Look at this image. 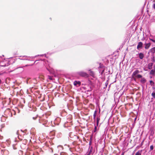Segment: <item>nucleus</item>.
<instances>
[{
    "mask_svg": "<svg viewBox=\"0 0 155 155\" xmlns=\"http://www.w3.org/2000/svg\"><path fill=\"white\" fill-rule=\"evenodd\" d=\"M144 54L142 53H140L139 54V57L141 59H142L144 58Z\"/></svg>",
    "mask_w": 155,
    "mask_h": 155,
    "instance_id": "423d86ee",
    "label": "nucleus"
},
{
    "mask_svg": "<svg viewBox=\"0 0 155 155\" xmlns=\"http://www.w3.org/2000/svg\"><path fill=\"white\" fill-rule=\"evenodd\" d=\"M153 145H151L150 147V150H152L153 149Z\"/></svg>",
    "mask_w": 155,
    "mask_h": 155,
    "instance_id": "dca6fc26",
    "label": "nucleus"
},
{
    "mask_svg": "<svg viewBox=\"0 0 155 155\" xmlns=\"http://www.w3.org/2000/svg\"><path fill=\"white\" fill-rule=\"evenodd\" d=\"M81 84V83L79 81H75L74 82V85L76 86H79Z\"/></svg>",
    "mask_w": 155,
    "mask_h": 155,
    "instance_id": "39448f33",
    "label": "nucleus"
},
{
    "mask_svg": "<svg viewBox=\"0 0 155 155\" xmlns=\"http://www.w3.org/2000/svg\"><path fill=\"white\" fill-rule=\"evenodd\" d=\"M150 37H153V36H152V35H150Z\"/></svg>",
    "mask_w": 155,
    "mask_h": 155,
    "instance_id": "5701e85b",
    "label": "nucleus"
},
{
    "mask_svg": "<svg viewBox=\"0 0 155 155\" xmlns=\"http://www.w3.org/2000/svg\"><path fill=\"white\" fill-rule=\"evenodd\" d=\"M146 81V79L144 78H142L141 80V82L143 83H145Z\"/></svg>",
    "mask_w": 155,
    "mask_h": 155,
    "instance_id": "9b49d317",
    "label": "nucleus"
},
{
    "mask_svg": "<svg viewBox=\"0 0 155 155\" xmlns=\"http://www.w3.org/2000/svg\"><path fill=\"white\" fill-rule=\"evenodd\" d=\"M155 74V68L151 70L150 74L151 75H153Z\"/></svg>",
    "mask_w": 155,
    "mask_h": 155,
    "instance_id": "1a4fd4ad",
    "label": "nucleus"
},
{
    "mask_svg": "<svg viewBox=\"0 0 155 155\" xmlns=\"http://www.w3.org/2000/svg\"><path fill=\"white\" fill-rule=\"evenodd\" d=\"M141 152L142 151H139L137 152L135 155H141Z\"/></svg>",
    "mask_w": 155,
    "mask_h": 155,
    "instance_id": "f8f14e48",
    "label": "nucleus"
},
{
    "mask_svg": "<svg viewBox=\"0 0 155 155\" xmlns=\"http://www.w3.org/2000/svg\"><path fill=\"white\" fill-rule=\"evenodd\" d=\"M142 77V75L140 74H138L136 76V77L137 78H141Z\"/></svg>",
    "mask_w": 155,
    "mask_h": 155,
    "instance_id": "2eb2a0df",
    "label": "nucleus"
},
{
    "mask_svg": "<svg viewBox=\"0 0 155 155\" xmlns=\"http://www.w3.org/2000/svg\"><path fill=\"white\" fill-rule=\"evenodd\" d=\"M96 111H95V113H94V118H95V117H96Z\"/></svg>",
    "mask_w": 155,
    "mask_h": 155,
    "instance_id": "f3484780",
    "label": "nucleus"
},
{
    "mask_svg": "<svg viewBox=\"0 0 155 155\" xmlns=\"http://www.w3.org/2000/svg\"><path fill=\"white\" fill-rule=\"evenodd\" d=\"M153 65V63H149L148 65V67H147L149 69H151L152 68Z\"/></svg>",
    "mask_w": 155,
    "mask_h": 155,
    "instance_id": "0eeeda50",
    "label": "nucleus"
},
{
    "mask_svg": "<svg viewBox=\"0 0 155 155\" xmlns=\"http://www.w3.org/2000/svg\"><path fill=\"white\" fill-rule=\"evenodd\" d=\"M98 120H97V123L98 124Z\"/></svg>",
    "mask_w": 155,
    "mask_h": 155,
    "instance_id": "393cba45",
    "label": "nucleus"
},
{
    "mask_svg": "<svg viewBox=\"0 0 155 155\" xmlns=\"http://www.w3.org/2000/svg\"><path fill=\"white\" fill-rule=\"evenodd\" d=\"M151 95L153 97V98H152L151 99H153L155 97V92H153L151 94Z\"/></svg>",
    "mask_w": 155,
    "mask_h": 155,
    "instance_id": "4468645a",
    "label": "nucleus"
},
{
    "mask_svg": "<svg viewBox=\"0 0 155 155\" xmlns=\"http://www.w3.org/2000/svg\"><path fill=\"white\" fill-rule=\"evenodd\" d=\"M90 154L89 153V154H88L87 155H89Z\"/></svg>",
    "mask_w": 155,
    "mask_h": 155,
    "instance_id": "a878e982",
    "label": "nucleus"
},
{
    "mask_svg": "<svg viewBox=\"0 0 155 155\" xmlns=\"http://www.w3.org/2000/svg\"><path fill=\"white\" fill-rule=\"evenodd\" d=\"M151 43L149 42L148 43H145L144 44L145 47L144 48L146 49H149L151 45Z\"/></svg>",
    "mask_w": 155,
    "mask_h": 155,
    "instance_id": "20e7f679",
    "label": "nucleus"
},
{
    "mask_svg": "<svg viewBox=\"0 0 155 155\" xmlns=\"http://www.w3.org/2000/svg\"><path fill=\"white\" fill-rule=\"evenodd\" d=\"M78 74L82 77H87L88 76V74L82 71L78 72Z\"/></svg>",
    "mask_w": 155,
    "mask_h": 155,
    "instance_id": "f03ea898",
    "label": "nucleus"
},
{
    "mask_svg": "<svg viewBox=\"0 0 155 155\" xmlns=\"http://www.w3.org/2000/svg\"><path fill=\"white\" fill-rule=\"evenodd\" d=\"M37 56H35L34 57H28L27 56H24L22 57L20 56V58H18V59H20V60H29L28 59V58H34L35 57H36Z\"/></svg>",
    "mask_w": 155,
    "mask_h": 155,
    "instance_id": "f257e3e1",
    "label": "nucleus"
},
{
    "mask_svg": "<svg viewBox=\"0 0 155 155\" xmlns=\"http://www.w3.org/2000/svg\"><path fill=\"white\" fill-rule=\"evenodd\" d=\"M1 79H0V84H1Z\"/></svg>",
    "mask_w": 155,
    "mask_h": 155,
    "instance_id": "b1692460",
    "label": "nucleus"
},
{
    "mask_svg": "<svg viewBox=\"0 0 155 155\" xmlns=\"http://www.w3.org/2000/svg\"><path fill=\"white\" fill-rule=\"evenodd\" d=\"M94 129H95V131L96 130V129H97V127L96 126H95Z\"/></svg>",
    "mask_w": 155,
    "mask_h": 155,
    "instance_id": "aec40b11",
    "label": "nucleus"
},
{
    "mask_svg": "<svg viewBox=\"0 0 155 155\" xmlns=\"http://www.w3.org/2000/svg\"><path fill=\"white\" fill-rule=\"evenodd\" d=\"M150 82L151 84H154V82H153V81H150Z\"/></svg>",
    "mask_w": 155,
    "mask_h": 155,
    "instance_id": "a211bd4d",
    "label": "nucleus"
},
{
    "mask_svg": "<svg viewBox=\"0 0 155 155\" xmlns=\"http://www.w3.org/2000/svg\"><path fill=\"white\" fill-rule=\"evenodd\" d=\"M40 56H45V57H46V55H45V54H42V55H41Z\"/></svg>",
    "mask_w": 155,
    "mask_h": 155,
    "instance_id": "6ab92c4d",
    "label": "nucleus"
},
{
    "mask_svg": "<svg viewBox=\"0 0 155 155\" xmlns=\"http://www.w3.org/2000/svg\"><path fill=\"white\" fill-rule=\"evenodd\" d=\"M152 53H154L155 52V47L153 48L150 49Z\"/></svg>",
    "mask_w": 155,
    "mask_h": 155,
    "instance_id": "ddd939ff",
    "label": "nucleus"
},
{
    "mask_svg": "<svg viewBox=\"0 0 155 155\" xmlns=\"http://www.w3.org/2000/svg\"><path fill=\"white\" fill-rule=\"evenodd\" d=\"M89 74H90V75L93 77H94V73L93 72V71H91V70H89Z\"/></svg>",
    "mask_w": 155,
    "mask_h": 155,
    "instance_id": "9d476101",
    "label": "nucleus"
},
{
    "mask_svg": "<svg viewBox=\"0 0 155 155\" xmlns=\"http://www.w3.org/2000/svg\"><path fill=\"white\" fill-rule=\"evenodd\" d=\"M143 45L142 42H139L137 47V49L139 50L140 48H141L143 46Z\"/></svg>",
    "mask_w": 155,
    "mask_h": 155,
    "instance_id": "7ed1b4c3",
    "label": "nucleus"
},
{
    "mask_svg": "<svg viewBox=\"0 0 155 155\" xmlns=\"http://www.w3.org/2000/svg\"><path fill=\"white\" fill-rule=\"evenodd\" d=\"M139 73V71L138 70H136L132 74V76H135Z\"/></svg>",
    "mask_w": 155,
    "mask_h": 155,
    "instance_id": "6e6552de",
    "label": "nucleus"
},
{
    "mask_svg": "<svg viewBox=\"0 0 155 155\" xmlns=\"http://www.w3.org/2000/svg\"><path fill=\"white\" fill-rule=\"evenodd\" d=\"M153 7L155 9V4L153 5Z\"/></svg>",
    "mask_w": 155,
    "mask_h": 155,
    "instance_id": "412c9836",
    "label": "nucleus"
},
{
    "mask_svg": "<svg viewBox=\"0 0 155 155\" xmlns=\"http://www.w3.org/2000/svg\"><path fill=\"white\" fill-rule=\"evenodd\" d=\"M49 79H50L51 80V77H49Z\"/></svg>",
    "mask_w": 155,
    "mask_h": 155,
    "instance_id": "4be33fe9",
    "label": "nucleus"
}]
</instances>
